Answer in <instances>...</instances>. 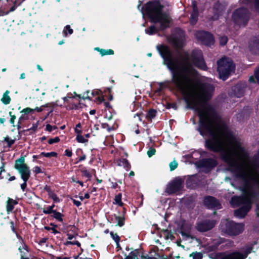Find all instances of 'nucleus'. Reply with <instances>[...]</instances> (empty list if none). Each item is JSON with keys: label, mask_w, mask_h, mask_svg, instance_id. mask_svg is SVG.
I'll use <instances>...</instances> for the list:
<instances>
[{"label": "nucleus", "mask_w": 259, "mask_h": 259, "mask_svg": "<svg viewBox=\"0 0 259 259\" xmlns=\"http://www.w3.org/2000/svg\"><path fill=\"white\" fill-rule=\"evenodd\" d=\"M165 64L172 73V83L180 91L187 106L194 109L199 118L197 130L205 139V147L214 152L220 153L223 160V151L238 153L239 147L243 150L245 156L240 160L244 168L249 169L257 179L252 169H259V149L249 163L245 162L248 157L239 140L229 129L214 110L207 104L214 91V87L210 84H199L193 77L195 74L193 65L206 70V65L203 56H179V60L173 56H161Z\"/></svg>", "instance_id": "nucleus-1"}, {"label": "nucleus", "mask_w": 259, "mask_h": 259, "mask_svg": "<svg viewBox=\"0 0 259 259\" xmlns=\"http://www.w3.org/2000/svg\"><path fill=\"white\" fill-rule=\"evenodd\" d=\"M238 150V153L223 150L222 156L229 170L234 175L232 185L244 194L241 196L232 197L230 202L233 207L241 206L234 211V214L237 218H243L251 208V199L257 195L256 189H259V180L255 178L249 169L244 168L239 158L244 157L245 154L239 147Z\"/></svg>", "instance_id": "nucleus-2"}, {"label": "nucleus", "mask_w": 259, "mask_h": 259, "mask_svg": "<svg viewBox=\"0 0 259 259\" xmlns=\"http://www.w3.org/2000/svg\"><path fill=\"white\" fill-rule=\"evenodd\" d=\"M163 6L158 1L147 3L145 6L144 12L153 23H158V27L151 26L145 29V33L149 35L155 34L159 30H164L169 27L170 18L168 15L162 13Z\"/></svg>", "instance_id": "nucleus-3"}, {"label": "nucleus", "mask_w": 259, "mask_h": 259, "mask_svg": "<svg viewBox=\"0 0 259 259\" xmlns=\"http://www.w3.org/2000/svg\"><path fill=\"white\" fill-rule=\"evenodd\" d=\"M217 64L220 78L223 80H226L231 73L235 71V65L230 58H222L218 61Z\"/></svg>", "instance_id": "nucleus-4"}, {"label": "nucleus", "mask_w": 259, "mask_h": 259, "mask_svg": "<svg viewBox=\"0 0 259 259\" xmlns=\"http://www.w3.org/2000/svg\"><path fill=\"white\" fill-rule=\"evenodd\" d=\"M250 13L243 7L236 10L232 15V19L235 24L239 27H244L250 18Z\"/></svg>", "instance_id": "nucleus-5"}, {"label": "nucleus", "mask_w": 259, "mask_h": 259, "mask_svg": "<svg viewBox=\"0 0 259 259\" xmlns=\"http://www.w3.org/2000/svg\"><path fill=\"white\" fill-rule=\"evenodd\" d=\"M15 168L21 175L23 181H28L30 176V170L28 165L24 162V158H20L15 161Z\"/></svg>", "instance_id": "nucleus-6"}, {"label": "nucleus", "mask_w": 259, "mask_h": 259, "mask_svg": "<svg viewBox=\"0 0 259 259\" xmlns=\"http://www.w3.org/2000/svg\"><path fill=\"white\" fill-rule=\"evenodd\" d=\"M195 35L198 40L206 46H210L214 44V40L213 36L208 32L198 31L195 32Z\"/></svg>", "instance_id": "nucleus-7"}, {"label": "nucleus", "mask_w": 259, "mask_h": 259, "mask_svg": "<svg viewBox=\"0 0 259 259\" xmlns=\"http://www.w3.org/2000/svg\"><path fill=\"white\" fill-rule=\"evenodd\" d=\"M195 165L200 168L211 169L218 164V162L213 158H205L195 162Z\"/></svg>", "instance_id": "nucleus-8"}, {"label": "nucleus", "mask_w": 259, "mask_h": 259, "mask_svg": "<svg viewBox=\"0 0 259 259\" xmlns=\"http://www.w3.org/2000/svg\"><path fill=\"white\" fill-rule=\"evenodd\" d=\"M182 188V180L180 178H177L167 186L166 192L169 194L175 193L180 191Z\"/></svg>", "instance_id": "nucleus-9"}, {"label": "nucleus", "mask_w": 259, "mask_h": 259, "mask_svg": "<svg viewBox=\"0 0 259 259\" xmlns=\"http://www.w3.org/2000/svg\"><path fill=\"white\" fill-rule=\"evenodd\" d=\"M11 5V2L9 0H0V16L7 15L16 9L15 6H12L8 9L9 6Z\"/></svg>", "instance_id": "nucleus-10"}, {"label": "nucleus", "mask_w": 259, "mask_h": 259, "mask_svg": "<svg viewBox=\"0 0 259 259\" xmlns=\"http://www.w3.org/2000/svg\"><path fill=\"white\" fill-rule=\"evenodd\" d=\"M248 47L252 54L259 55V35L253 36L250 39Z\"/></svg>", "instance_id": "nucleus-11"}, {"label": "nucleus", "mask_w": 259, "mask_h": 259, "mask_svg": "<svg viewBox=\"0 0 259 259\" xmlns=\"http://www.w3.org/2000/svg\"><path fill=\"white\" fill-rule=\"evenodd\" d=\"M204 205L208 208L220 209L221 204L213 197L207 196L204 199Z\"/></svg>", "instance_id": "nucleus-12"}, {"label": "nucleus", "mask_w": 259, "mask_h": 259, "mask_svg": "<svg viewBox=\"0 0 259 259\" xmlns=\"http://www.w3.org/2000/svg\"><path fill=\"white\" fill-rule=\"evenodd\" d=\"M77 127H81L80 123L77 124L76 125L75 128H74V132L76 134V140L77 142L80 143H84L88 142V139L81 135L82 131L81 130H77Z\"/></svg>", "instance_id": "nucleus-13"}, {"label": "nucleus", "mask_w": 259, "mask_h": 259, "mask_svg": "<svg viewBox=\"0 0 259 259\" xmlns=\"http://www.w3.org/2000/svg\"><path fill=\"white\" fill-rule=\"evenodd\" d=\"M18 202L17 200L8 198L6 202V211L8 214L13 212L15 205L18 204Z\"/></svg>", "instance_id": "nucleus-14"}, {"label": "nucleus", "mask_w": 259, "mask_h": 259, "mask_svg": "<svg viewBox=\"0 0 259 259\" xmlns=\"http://www.w3.org/2000/svg\"><path fill=\"white\" fill-rule=\"evenodd\" d=\"M247 255V253H242L236 251L226 255L224 259H245Z\"/></svg>", "instance_id": "nucleus-15"}, {"label": "nucleus", "mask_w": 259, "mask_h": 259, "mask_svg": "<svg viewBox=\"0 0 259 259\" xmlns=\"http://www.w3.org/2000/svg\"><path fill=\"white\" fill-rule=\"evenodd\" d=\"M243 231V228H225L224 231L229 236H236Z\"/></svg>", "instance_id": "nucleus-16"}, {"label": "nucleus", "mask_w": 259, "mask_h": 259, "mask_svg": "<svg viewBox=\"0 0 259 259\" xmlns=\"http://www.w3.org/2000/svg\"><path fill=\"white\" fill-rule=\"evenodd\" d=\"M73 99V97L67 96L63 98L64 102L68 103L66 106V108L69 110L77 109L78 105L73 103L72 100Z\"/></svg>", "instance_id": "nucleus-17"}, {"label": "nucleus", "mask_w": 259, "mask_h": 259, "mask_svg": "<svg viewBox=\"0 0 259 259\" xmlns=\"http://www.w3.org/2000/svg\"><path fill=\"white\" fill-rule=\"evenodd\" d=\"M160 237H164L165 240L170 239L171 240H174L175 238L171 231H169L168 229H163L160 232Z\"/></svg>", "instance_id": "nucleus-18"}, {"label": "nucleus", "mask_w": 259, "mask_h": 259, "mask_svg": "<svg viewBox=\"0 0 259 259\" xmlns=\"http://www.w3.org/2000/svg\"><path fill=\"white\" fill-rule=\"evenodd\" d=\"M10 92L9 91H6V92L4 94L2 98L1 99V101L5 105L9 104L11 102V98L9 96Z\"/></svg>", "instance_id": "nucleus-19"}, {"label": "nucleus", "mask_w": 259, "mask_h": 259, "mask_svg": "<svg viewBox=\"0 0 259 259\" xmlns=\"http://www.w3.org/2000/svg\"><path fill=\"white\" fill-rule=\"evenodd\" d=\"M119 165L123 166L127 171L129 170L131 168V165L129 163L127 160L125 159H122L120 160L119 163Z\"/></svg>", "instance_id": "nucleus-20"}, {"label": "nucleus", "mask_w": 259, "mask_h": 259, "mask_svg": "<svg viewBox=\"0 0 259 259\" xmlns=\"http://www.w3.org/2000/svg\"><path fill=\"white\" fill-rule=\"evenodd\" d=\"M198 16V11H193L192 14H191L190 17V23L191 24L193 25L196 23L197 21Z\"/></svg>", "instance_id": "nucleus-21"}, {"label": "nucleus", "mask_w": 259, "mask_h": 259, "mask_svg": "<svg viewBox=\"0 0 259 259\" xmlns=\"http://www.w3.org/2000/svg\"><path fill=\"white\" fill-rule=\"evenodd\" d=\"M80 171L81 172L82 176L87 178L88 180H90L91 179L92 174L89 170L85 168H83L80 170Z\"/></svg>", "instance_id": "nucleus-22"}, {"label": "nucleus", "mask_w": 259, "mask_h": 259, "mask_svg": "<svg viewBox=\"0 0 259 259\" xmlns=\"http://www.w3.org/2000/svg\"><path fill=\"white\" fill-rule=\"evenodd\" d=\"M16 139H12L9 136H6L4 140V141L6 142L7 144V147L10 148L12 145L15 142Z\"/></svg>", "instance_id": "nucleus-23"}, {"label": "nucleus", "mask_w": 259, "mask_h": 259, "mask_svg": "<svg viewBox=\"0 0 259 259\" xmlns=\"http://www.w3.org/2000/svg\"><path fill=\"white\" fill-rule=\"evenodd\" d=\"M156 114V111L154 109H151L148 112L146 117L148 120H150L155 117Z\"/></svg>", "instance_id": "nucleus-24"}, {"label": "nucleus", "mask_w": 259, "mask_h": 259, "mask_svg": "<svg viewBox=\"0 0 259 259\" xmlns=\"http://www.w3.org/2000/svg\"><path fill=\"white\" fill-rule=\"evenodd\" d=\"M121 194L119 193L118 195H116L114 198V203L120 206H121L123 204V203L121 200Z\"/></svg>", "instance_id": "nucleus-25"}, {"label": "nucleus", "mask_w": 259, "mask_h": 259, "mask_svg": "<svg viewBox=\"0 0 259 259\" xmlns=\"http://www.w3.org/2000/svg\"><path fill=\"white\" fill-rule=\"evenodd\" d=\"M53 217L58 221L59 222H62L63 219L62 217L63 215L62 213H61L57 211L56 210H55L53 211Z\"/></svg>", "instance_id": "nucleus-26"}, {"label": "nucleus", "mask_w": 259, "mask_h": 259, "mask_svg": "<svg viewBox=\"0 0 259 259\" xmlns=\"http://www.w3.org/2000/svg\"><path fill=\"white\" fill-rule=\"evenodd\" d=\"M40 155L46 157H56L57 156V153L55 152H51L47 153L41 152Z\"/></svg>", "instance_id": "nucleus-27"}, {"label": "nucleus", "mask_w": 259, "mask_h": 259, "mask_svg": "<svg viewBox=\"0 0 259 259\" xmlns=\"http://www.w3.org/2000/svg\"><path fill=\"white\" fill-rule=\"evenodd\" d=\"M110 235H111L112 238H113V239L116 242V244L117 245H119V242L120 241V237L118 235V234L117 233H114L113 232H111Z\"/></svg>", "instance_id": "nucleus-28"}, {"label": "nucleus", "mask_w": 259, "mask_h": 259, "mask_svg": "<svg viewBox=\"0 0 259 259\" xmlns=\"http://www.w3.org/2000/svg\"><path fill=\"white\" fill-rule=\"evenodd\" d=\"M190 256L192 257L193 259H202L203 256L201 252H195L192 253Z\"/></svg>", "instance_id": "nucleus-29"}, {"label": "nucleus", "mask_w": 259, "mask_h": 259, "mask_svg": "<svg viewBox=\"0 0 259 259\" xmlns=\"http://www.w3.org/2000/svg\"><path fill=\"white\" fill-rule=\"evenodd\" d=\"M137 254V251H132L128 255L125 257V259H138Z\"/></svg>", "instance_id": "nucleus-30"}, {"label": "nucleus", "mask_w": 259, "mask_h": 259, "mask_svg": "<svg viewBox=\"0 0 259 259\" xmlns=\"http://www.w3.org/2000/svg\"><path fill=\"white\" fill-rule=\"evenodd\" d=\"M49 196L50 198H51L55 202H59L60 201V199L53 192L50 191L49 192Z\"/></svg>", "instance_id": "nucleus-31"}, {"label": "nucleus", "mask_w": 259, "mask_h": 259, "mask_svg": "<svg viewBox=\"0 0 259 259\" xmlns=\"http://www.w3.org/2000/svg\"><path fill=\"white\" fill-rule=\"evenodd\" d=\"M66 30H67L68 31L69 34H71L73 31V29L71 28L70 25H67L63 30V33H64V35L65 36H67V33L66 32Z\"/></svg>", "instance_id": "nucleus-32"}, {"label": "nucleus", "mask_w": 259, "mask_h": 259, "mask_svg": "<svg viewBox=\"0 0 259 259\" xmlns=\"http://www.w3.org/2000/svg\"><path fill=\"white\" fill-rule=\"evenodd\" d=\"M116 221L118 225L119 226H122L124 224V218L122 217H116Z\"/></svg>", "instance_id": "nucleus-33"}, {"label": "nucleus", "mask_w": 259, "mask_h": 259, "mask_svg": "<svg viewBox=\"0 0 259 259\" xmlns=\"http://www.w3.org/2000/svg\"><path fill=\"white\" fill-rule=\"evenodd\" d=\"M101 127L103 128H106L108 132H110L111 131L114 130V127L113 126H110L108 124L106 123H102L101 124Z\"/></svg>", "instance_id": "nucleus-34"}, {"label": "nucleus", "mask_w": 259, "mask_h": 259, "mask_svg": "<svg viewBox=\"0 0 259 259\" xmlns=\"http://www.w3.org/2000/svg\"><path fill=\"white\" fill-rule=\"evenodd\" d=\"M100 53L102 56L105 55H112L114 53V52L112 50H101L100 51Z\"/></svg>", "instance_id": "nucleus-35"}, {"label": "nucleus", "mask_w": 259, "mask_h": 259, "mask_svg": "<svg viewBox=\"0 0 259 259\" xmlns=\"http://www.w3.org/2000/svg\"><path fill=\"white\" fill-rule=\"evenodd\" d=\"M64 244L66 246L69 245H76L78 246H80V243L77 241H68L64 243Z\"/></svg>", "instance_id": "nucleus-36"}, {"label": "nucleus", "mask_w": 259, "mask_h": 259, "mask_svg": "<svg viewBox=\"0 0 259 259\" xmlns=\"http://www.w3.org/2000/svg\"><path fill=\"white\" fill-rule=\"evenodd\" d=\"M228 41V38L226 36H223L220 37V43L222 46L225 45Z\"/></svg>", "instance_id": "nucleus-37"}, {"label": "nucleus", "mask_w": 259, "mask_h": 259, "mask_svg": "<svg viewBox=\"0 0 259 259\" xmlns=\"http://www.w3.org/2000/svg\"><path fill=\"white\" fill-rule=\"evenodd\" d=\"M177 166L178 163L175 160H174L173 161L171 162L169 164V167L171 171L175 169L177 167Z\"/></svg>", "instance_id": "nucleus-38"}, {"label": "nucleus", "mask_w": 259, "mask_h": 259, "mask_svg": "<svg viewBox=\"0 0 259 259\" xmlns=\"http://www.w3.org/2000/svg\"><path fill=\"white\" fill-rule=\"evenodd\" d=\"M9 115L11 116L10 122L11 124L12 125V126L14 127L15 126V120L16 118V116L14 115H12L11 112H9Z\"/></svg>", "instance_id": "nucleus-39"}, {"label": "nucleus", "mask_w": 259, "mask_h": 259, "mask_svg": "<svg viewBox=\"0 0 259 259\" xmlns=\"http://www.w3.org/2000/svg\"><path fill=\"white\" fill-rule=\"evenodd\" d=\"M253 0H240L239 3L240 4L249 6L252 4Z\"/></svg>", "instance_id": "nucleus-40"}, {"label": "nucleus", "mask_w": 259, "mask_h": 259, "mask_svg": "<svg viewBox=\"0 0 259 259\" xmlns=\"http://www.w3.org/2000/svg\"><path fill=\"white\" fill-rule=\"evenodd\" d=\"M60 141L59 137H56L54 138L50 139L48 141V143L50 144H53L54 143H58Z\"/></svg>", "instance_id": "nucleus-41"}, {"label": "nucleus", "mask_w": 259, "mask_h": 259, "mask_svg": "<svg viewBox=\"0 0 259 259\" xmlns=\"http://www.w3.org/2000/svg\"><path fill=\"white\" fill-rule=\"evenodd\" d=\"M54 211L55 210H52L49 206L44 209L43 212L45 214H50L51 213H53V211Z\"/></svg>", "instance_id": "nucleus-42"}, {"label": "nucleus", "mask_w": 259, "mask_h": 259, "mask_svg": "<svg viewBox=\"0 0 259 259\" xmlns=\"http://www.w3.org/2000/svg\"><path fill=\"white\" fill-rule=\"evenodd\" d=\"M254 77L257 82L259 83V66L254 71Z\"/></svg>", "instance_id": "nucleus-43"}, {"label": "nucleus", "mask_w": 259, "mask_h": 259, "mask_svg": "<svg viewBox=\"0 0 259 259\" xmlns=\"http://www.w3.org/2000/svg\"><path fill=\"white\" fill-rule=\"evenodd\" d=\"M254 9L256 12H259V0H253Z\"/></svg>", "instance_id": "nucleus-44"}, {"label": "nucleus", "mask_w": 259, "mask_h": 259, "mask_svg": "<svg viewBox=\"0 0 259 259\" xmlns=\"http://www.w3.org/2000/svg\"><path fill=\"white\" fill-rule=\"evenodd\" d=\"M155 150L153 148H150L147 152V155L149 157H151L155 154Z\"/></svg>", "instance_id": "nucleus-45"}, {"label": "nucleus", "mask_w": 259, "mask_h": 259, "mask_svg": "<svg viewBox=\"0 0 259 259\" xmlns=\"http://www.w3.org/2000/svg\"><path fill=\"white\" fill-rule=\"evenodd\" d=\"M226 227H241L240 225H236L234 224L233 222H230L227 221V224Z\"/></svg>", "instance_id": "nucleus-46"}, {"label": "nucleus", "mask_w": 259, "mask_h": 259, "mask_svg": "<svg viewBox=\"0 0 259 259\" xmlns=\"http://www.w3.org/2000/svg\"><path fill=\"white\" fill-rule=\"evenodd\" d=\"M33 171L36 174H40V173H42V171H41L40 167L38 166H36L34 167L33 168Z\"/></svg>", "instance_id": "nucleus-47"}, {"label": "nucleus", "mask_w": 259, "mask_h": 259, "mask_svg": "<svg viewBox=\"0 0 259 259\" xmlns=\"http://www.w3.org/2000/svg\"><path fill=\"white\" fill-rule=\"evenodd\" d=\"M192 6L193 8V11H198L197 6V3L195 1H192Z\"/></svg>", "instance_id": "nucleus-48"}, {"label": "nucleus", "mask_w": 259, "mask_h": 259, "mask_svg": "<svg viewBox=\"0 0 259 259\" xmlns=\"http://www.w3.org/2000/svg\"><path fill=\"white\" fill-rule=\"evenodd\" d=\"M65 155L67 157H71L72 155V152L71 150L70 149H66L65 150Z\"/></svg>", "instance_id": "nucleus-49"}, {"label": "nucleus", "mask_w": 259, "mask_h": 259, "mask_svg": "<svg viewBox=\"0 0 259 259\" xmlns=\"http://www.w3.org/2000/svg\"><path fill=\"white\" fill-rule=\"evenodd\" d=\"M211 228H197L198 231L201 232H205L209 230Z\"/></svg>", "instance_id": "nucleus-50"}, {"label": "nucleus", "mask_w": 259, "mask_h": 259, "mask_svg": "<svg viewBox=\"0 0 259 259\" xmlns=\"http://www.w3.org/2000/svg\"><path fill=\"white\" fill-rule=\"evenodd\" d=\"M56 127L52 126L50 124H47L46 125V130L49 132H52L53 130H55Z\"/></svg>", "instance_id": "nucleus-51"}, {"label": "nucleus", "mask_w": 259, "mask_h": 259, "mask_svg": "<svg viewBox=\"0 0 259 259\" xmlns=\"http://www.w3.org/2000/svg\"><path fill=\"white\" fill-rule=\"evenodd\" d=\"M27 181H23V183L21 184V188L23 191H24L27 186Z\"/></svg>", "instance_id": "nucleus-52"}, {"label": "nucleus", "mask_w": 259, "mask_h": 259, "mask_svg": "<svg viewBox=\"0 0 259 259\" xmlns=\"http://www.w3.org/2000/svg\"><path fill=\"white\" fill-rule=\"evenodd\" d=\"M44 107H48L47 104H46L45 105H44V106H42L41 107H36L34 109V110L38 112H41L43 110V108H42Z\"/></svg>", "instance_id": "nucleus-53"}, {"label": "nucleus", "mask_w": 259, "mask_h": 259, "mask_svg": "<svg viewBox=\"0 0 259 259\" xmlns=\"http://www.w3.org/2000/svg\"><path fill=\"white\" fill-rule=\"evenodd\" d=\"M47 230H52L54 234L58 233L59 232L55 229V228H45Z\"/></svg>", "instance_id": "nucleus-54"}, {"label": "nucleus", "mask_w": 259, "mask_h": 259, "mask_svg": "<svg viewBox=\"0 0 259 259\" xmlns=\"http://www.w3.org/2000/svg\"><path fill=\"white\" fill-rule=\"evenodd\" d=\"M201 154H202V153L200 151H195L192 154V157H193V155L199 156V157H200Z\"/></svg>", "instance_id": "nucleus-55"}, {"label": "nucleus", "mask_w": 259, "mask_h": 259, "mask_svg": "<svg viewBox=\"0 0 259 259\" xmlns=\"http://www.w3.org/2000/svg\"><path fill=\"white\" fill-rule=\"evenodd\" d=\"M72 201H73V204L76 205V206L78 207L80 205H81V202L80 201H78V200H75V199H73L72 200Z\"/></svg>", "instance_id": "nucleus-56"}, {"label": "nucleus", "mask_w": 259, "mask_h": 259, "mask_svg": "<svg viewBox=\"0 0 259 259\" xmlns=\"http://www.w3.org/2000/svg\"><path fill=\"white\" fill-rule=\"evenodd\" d=\"M47 239L46 238H44L42 239H41L39 242H38V244L39 245H42V244L46 243V241H47Z\"/></svg>", "instance_id": "nucleus-57"}, {"label": "nucleus", "mask_w": 259, "mask_h": 259, "mask_svg": "<svg viewBox=\"0 0 259 259\" xmlns=\"http://www.w3.org/2000/svg\"><path fill=\"white\" fill-rule=\"evenodd\" d=\"M37 128V124H33L31 127H30L28 130L35 131Z\"/></svg>", "instance_id": "nucleus-58"}, {"label": "nucleus", "mask_w": 259, "mask_h": 259, "mask_svg": "<svg viewBox=\"0 0 259 259\" xmlns=\"http://www.w3.org/2000/svg\"><path fill=\"white\" fill-rule=\"evenodd\" d=\"M117 184L116 182H111V187L113 189H115L117 187Z\"/></svg>", "instance_id": "nucleus-59"}, {"label": "nucleus", "mask_w": 259, "mask_h": 259, "mask_svg": "<svg viewBox=\"0 0 259 259\" xmlns=\"http://www.w3.org/2000/svg\"><path fill=\"white\" fill-rule=\"evenodd\" d=\"M4 170V163L3 162L2 166L0 167V179L2 178L1 174Z\"/></svg>", "instance_id": "nucleus-60"}, {"label": "nucleus", "mask_w": 259, "mask_h": 259, "mask_svg": "<svg viewBox=\"0 0 259 259\" xmlns=\"http://www.w3.org/2000/svg\"><path fill=\"white\" fill-rule=\"evenodd\" d=\"M86 158V156L85 154H83L81 156H80L79 158H78V162H79V161H83L84 160H85Z\"/></svg>", "instance_id": "nucleus-61"}, {"label": "nucleus", "mask_w": 259, "mask_h": 259, "mask_svg": "<svg viewBox=\"0 0 259 259\" xmlns=\"http://www.w3.org/2000/svg\"><path fill=\"white\" fill-rule=\"evenodd\" d=\"M181 234L182 236H186L188 238L191 237V236L189 234L185 233L183 231H181Z\"/></svg>", "instance_id": "nucleus-62"}, {"label": "nucleus", "mask_w": 259, "mask_h": 259, "mask_svg": "<svg viewBox=\"0 0 259 259\" xmlns=\"http://www.w3.org/2000/svg\"><path fill=\"white\" fill-rule=\"evenodd\" d=\"M163 84V83H162V82H160V83H159V88L157 90V92H159L161 91V90H162V88H163V87H162Z\"/></svg>", "instance_id": "nucleus-63"}, {"label": "nucleus", "mask_w": 259, "mask_h": 259, "mask_svg": "<svg viewBox=\"0 0 259 259\" xmlns=\"http://www.w3.org/2000/svg\"><path fill=\"white\" fill-rule=\"evenodd\" d=\"M67 236H68V239L71 240L73 238H74L75 236L74 235H72V234H67Z\"/></svg>", "instance_id": "nucleus-64"}]
</instances>
